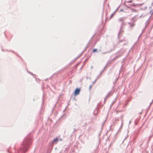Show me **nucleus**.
<instances>
[{
	"label": "nucleus",
	"instance_id": "nucleus-1",
	"mask_svg": "<svg viewBox=\"0 0 153 153\" xmlns=\"http://www.w3.org/2000/svg\"><path fill=\"white\" fill-rule=\"evenodd\" d=\"M80 91V89H79L78 88H76L74 94L75 95H78Z\"/></svg>",
	"mask_w": 153,
	"mask_h": 153
},
{
	"label": "nucleus",
	"instance_id": "nucleus-2",
	"mask_svg": "<svg viewBox=\"0 0 153 153\" xmlns=\"http://www.w3.org/2000/svg\"><path fill=\"white\" fill-rule=\"evenodd\" d=\"M59 140H60V141H62V139H59H59L58 138H56L55 139H54L53 141V143H56L57 142H58Z\"/></svg>",
	"mask_w": 153,
	"mask_h": 153
},
{
	"label": "nucleus",
	"instance_id": "nucleus-3",
	"mask_svg": "<svg viewBox=\"0 0 153 153\" xmlns=\"http://www.w3.org/2000/svg\"><path fill=\"white\" fill-rule=\"evenodd\" d=\"M97 51V49H93V51L94 52H95L96 51Z\"/></svg>",
	"mask_w": 153,
	"mask_h": 153
},
{
	"label": "nucleus",
	"instance_id": "nucleus-4",
	"mask_svg": "<svg viewBox=\"0 0 153 153\" xmlns=\"http://www.w3.org/2000/svg\"><path fill=\"white\" fill-rule=\"evenodd\" d=\"M128 2H129V3H131L132 2V0H130V1H128Z\"/></svg>",
	"mask_w": 153,
	"mask_h": 153
},
{
	"label": "nucleus",
	"instance_id": "nucleus-5",
	"mask_svg": "<svg viewBox=\"0 0 153 153\" xmlns=\"http://www.w3.org/2000/svg\"><path fill=\"white\" fill-rule=\"evenodd\" d=\"M91 85H90V87H89V89H91Z\"/></svg>",
	"mask_w": 153,
	"mask_h": 153
}]
</instances>
